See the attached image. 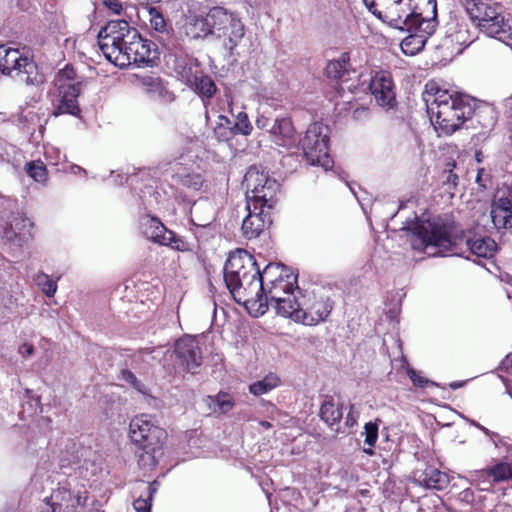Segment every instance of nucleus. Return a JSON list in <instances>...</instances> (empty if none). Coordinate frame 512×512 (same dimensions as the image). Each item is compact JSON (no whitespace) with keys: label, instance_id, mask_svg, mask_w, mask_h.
<instances>
[{"label":"nucleus","instance_id":"obj_7","mask_svg":"<svg viewBox=\"0 0 512 512\" xmlns=\"http://www.w3.org/2000/svg\"><path fill=\"white\" fill-rule=\"evenodd\" d=\"M447 226H404L415 250L437 255L452 250L455 242L448 235Z\"/></svg>","mask_w":512,"mask_h":512},{"label":"nucleus","instance_id":"obj_24","mask_svg":"<svg viewBox=\"0 0 512 512\" xmlns=\"http://www.w3.org/2000/svg\"><path fill=\"white\" fill-rule=\"evenodd\" d=\"M478 477H491L494 482L508 481L512 478V463L500 461L495 465L475 473Z\"/></svg>","mask_w":512,"mask_h":512},{"label":"nucleus","instance_id":"obj_4","mask_svg":"<svg viewBox=\"0 0 512 512\" xmlns=\"http://www.w3.org/2000/svg\"><path fill=\"white\" fill-rule=\"evenodd\" d=\"M243 184L246 187V209L247 216L242 224H248L249 219L255 218L262 224H272L271 209L276 202V195L280 184L271 178L268 172L260 171L258 167H250L245 176ZM249 224H254L253 221Z\"/></svg>","mask_w":512,"mask_h":512},{"label":"nucleus","instance_id":"obj_49","mask_svg":"<svg viewBox=\"0 0 512 512\" xmlns=\"http://www.w3.org/2000/svg\"><path fill=\"white\" fill-rule=\"evenodd\" d=\"M103 5L115 14H120L123 9L120 0H103Z\"/></svg>","mask_w":512,"mask_h":512},{"label":"nucleus","instance_id":"obj_44","mask_svg":"<svg viewBox=\"0 0 512 512\" xmlns=\"http://www.w3.org/2000/svg\"><path fill=\"white\" fill-rule=\"evenodd\" d=\"M242 235L248 240H256L264 232L259 226H240Z\"/></svg>","mask_w":512,"mask_h":512},{"label":"nucleus","instance_id":"obj_26","mask_svg":"<svg viewBox=\"0 0 512 512\" xmlns=\"http://www.w3.org/2000/svg\"><path fill=\"white\" fill-rule=\"evenodd\" d=\"M490 217L493 224H507L512 218V204L508 198H500L491 206Z\"/></svg>","mask_w":512,"mask_h":512},{"label":"nucleus","instance_id":"obj_60","mask_svg":"<svg viewBox=\"0 0 512 512\" xmlns=\"http://www.w3.org/2000/svg\"><path fill=\"white\" fill-rule=\"evenodd\" d=\"M260 426L264 429H269L271 427V424L268 421H261Z\"/></svg>","mask_w":512,"mask_h":512},{"label":"nucleus","instance_id":"obj_43","mask_svg":"<svg viewBox=\"0 0 512 512\" xmlns=\"http://www.w3.org/2000/svg\"><path fill=\"white\" fill-rule=\"evenodd\" d=\"M407 375L409 376V378L413 382V384L417 387L423 388L426 385L430 384V381L427 378L420 375V373L417 372L416 370H414L413 368H410V367L407 368ZM431 384H434V383L431 382Z\"/></svg>","mask_w":512,"mask_h":512},{"label":"nucleus","instance_id":"obj_52","mask_svg":"<svg viewBox=\"0 0 512 512\" xmlns=\"http://www.w3.org/2000/svg\"><path fill=\"white\" fill-rule=\"evenodd\" d=\"M458 176L452 172V169L449 170V175L447 177V183L451 184L453 187L457 185Z\"/></svg>","mask_w":512,"mask_h":512},{"label":"nucleus","instance_id":"obj_21","mask_svg":"<svg viewBox=\"0 0 512 512\" xmlns=\"http://www.w3.org/2000/svg\"><path fill=\"white\" fill-rule=\"evenodd\" d=\"M144 228L142 233L154 243L171 246L178 250L183 246V242L167 226H144Z\"/></svg>","mask_w":512,"mask_h":512},{"label":"nucleus","instance_id":"obj_5","mask_svg":"<svg viewBox=\"0 0 512 512\" xmlns=\"http://www.w3.org/2000/svg\"><path fill=\"white\" fill-rule=\"evenodd\" d=\"M128 435L138 450L139 463L143 467H154L158 456L162 454L166 431L156 423L153 416L140 414L131 419Z\"/></svg>","mask_w":512,"mask_h":512},{"label":"nucleus","instance_id":"obj_32","mask_svg":"<svg viewBox=\"0 0 512 512\" xmlns=\"http://www.w3.org/2000/svg\"><path fill=\"white\" fill-rule=\"evenodd\" d=\"M426 42L427 40L421 36L409 33V35L402 40L401 49L404 54L412 56L419 53L425 47Z\"/></svg>","mask_w":512,"mask_h":512},{"label":"nucleus","instance_id":"obj_51","mask_svg":"<svg viewBox=\"0 0 512 512\" xmlns=\"http://www.w3.org/2000/svg\"><path fill=\"white\" fill-rule=\"evenodd\" d=\"M232 122L233 121L231 119H229L227 116H224V115L218 116L217 123L220 125H223V127H227V129H229V130H230Z\"/></svg>","mask_w":512,"mask_h":512},{"label":"nucleus","instance_id":"obj_1","mask_svg":"<svg viewBox=\"0 0 512 512\" xmlns=\"http://www.w3.org/2000/svg\"><path fill=\"white\" fill-rule=\"evenodd\" d=\"M423 100L427 111L435 116L436 128L444 135H452L474 116L484 128L491 130L495 125L492 109L475 111L472 99L464 94H451L430 81L425 86Z\"/></svg>","mask_w":512,"mask_h":512},{"label":"nucleus","instance_id":"obj_59","mask_svg":"<svg viewBox=\"0 0 512 512\" xmlns=\"http://www.w3.org/2000/svg\"><path fill=\"white\" fill-rule=\"evenodd\" d=\"M475 160L478 163H481L483 161V153H482V151H480V150L476 151V153H475Z\"/></svg>","mask_w":512,"mask_h":512},{"label":"nucleus","instance_id":"obj_9","mask_svg":"<svg viewBox=\"0 0 512 512\" xmlns=\"http://www.w3.org/2000/svg\"><path fill=\"white\" fill-rule=\"evenodd\" d=\"M0 71L10 75L13 71L20 81L27 85L38 86L44 83V76L38 72L34 61L22 56L18 49H5L0 46Z\"/></svg>","mask_w":512,"mask_h":512},{"label":"nucleus","instance_id":"obj_53","mask_svg":"<svg viewBox=\"0 0 512 512\" xmlns=\"http://www.w3.org/2000/svg\"><path fill=\"white\" fill-rule=\"evenodd\" d=\"M502 367L506 370H509L511 369L512 370V356L511 355H508L505 360H503L502 362Z\"/></svg>","mask_w":512,"mask_h":512},{"label":"nucleus","instance_id":"obj_3","mask_svg":"<svg viewBox=\"0 0 512 512\" xmlns=\"http://www.w3.org/2000/svg\"><path fill=\"white\" fill-rule=\"evenodd\" d=\"M190 33L194 39H218L230 53L245 34L244 24L238 15L222 6H214L196 17L191 23Z\"/></svg>","mask_w":512,"mask_h":512},{"label":"nucleus","instance_id":"obj_8","mask_svg":"<svg viewBox=\"0 0 512 512\" xmlns=\"http://www.w3.org/2000/svg\"><path fill=\"white\" fill-rule=\"evenodd\" d=\"M328 132V126L315 122L308 127L301 142L306 161L312 166H321L325 171L333 166V160L329 155Z\"/></svg>","mask_w":512,"mask_h":512},{"label":"nucleus","instance_id":"obj_64","mask_svg":"<svg viewBox=\"0 0 512 512\" xmlns=\"http://www.w3.org/2000/svg\"><path fill=\"white\" fill-rule=\"evenodd\" d=\"M473 424L482 431V428H483L482 425H480L479 423H475V422H473Z\"/></svg>","mask_w":512,"mask_h":512},{"label":"nucleus","instance_id":"obj_35","mask_svg":"<svg viewBox=\"0 0 512 512\" xmlns=\"http://www.w3.org/2000/svg\"><path fill=\"white\" fill-rule=\"evenodd\" d=\"M150 26L151 28L160 34L169 36V27L164 16L156 9L151 8L150 11Z\"/></svg>","mask_w":512,"mask_h":512},{"label":"nucleus","instance_id":"obj_15","mask_svg":"<svg viewBox=\"0 0 512 512\" xmlns=\"http://www.w3.org/2000/svg\"><path fill=\"white\" fill-rule=\"evenodd\" d=\"M263 294H269L273 287L281 290H295L297 286V276L283 264L269 263L262 271Z\"/></svg>","mask_w":512,"mask_h":512},{"label":"nucleus","instance_id":"obj_42","mask_svg":"<svg viewBox=\"0 0 512 512\" xmlns=\"http://www.w3.org/2000/svg\"><path fill=\"white\" fill-rule=\"evenodd\" d=\"M214 136L219 142H228L233 139L232 130L227 129V127H223V125L216 124L214 128Z\"/></svg>","mask_w":512,"mask_h":512},{"label":"nucleus","instance_id":"obj_31","mask_svg":"<svg viewBox=\"0 0 512 512\" xmlns=\"http://www.w3.org/2000/svg\"><path fill=\"white\" fill-rule=\"evenodd\" d=\"M461 2L471 20L480 17L483 12L495 3L492 0H461Z\"/></svg>","mask_w":512,"mask_h":512},{"label":"nucleus","instance_id":"obj_17","mask_svg":"<svg viewBox=\"0 0 512 512\" xmlns=\"http://www.w3.org/2000/svg\"><path fill=\"white\" fill-rule=\"evenodd\" d=\"M173 354L176 358V365L189 373H196L202 364V353L194 337L185 336L178 339Z\"/></svg>","mask_w":512,"mask_h":512},{"label":"nucleus","instance_id":"obj_50","mask_svg":"<svg viewBox=\"0 0 512 512\" xmlns=\"http://www.w3.org/2000/svg\"><path fill=\"white\" fill-rule=\"evenodd\" d=\"M18 352L22 357L28 358L34 354V347L32 344L23 343L19 346Z\"/></svg>","mask_w":512,"mask_h":512},{"label":"nucleus","instance_id":"obj_27","mask_svg":"<svg viewBox=\"0 0 512 512\" xmlns=\"http://www.w3.org/2000/svg\"><path fill=\"white\" fill-rule=\"evenodd\" d=\"M277 314L283 317L291 318L296 322V314H301L303 302H299L294 294L283 298L281 301L273 304Z\"/></svg>","mask_w":512,"mask_h":512},{"label":"nucleus","instance_id":"obj_57","mask_svg":"<svg viewBox=\"0 0 512 512\" xmlns=\"http://www.w3.org/2000/svg\"><path fill=\"white\" fill-rule=\"evenodd\" d=\"M201 208V204L198 202H195L191 207V214L197 213Z\"/></svg>","mask_w":512,"mask_h":512},{"label":"nucleus","instance_id":"obj_14","mask_svg":"<svg viewBox=\"0 0 512 512\" xmlns=\"http://www.w3.org/2000/svg\"><path fill=\"white\" fill-rule=\"evenodd\" d=\"M367 9L382 22L395 27L403 13H409L412 0H363Z\"/></svg>","mask_w":512,"mask_h":512},{"label":"nucleus","instance_id":"obj_10","mask_svg":"<svg viewBox=\"0 0 512 512\" xmlns=\"http://www.w3.org/2000/svg\"><path fill=\"white\" fill-rule=\"evenodd\" d=\"M301 314H296V322L304 325H317L324 321L332 311L333 302L329 290L319 287L304 295Z\"/></svg>","mask_w":512,"mask_h":512},{"label":"nucleus","instance_id":"obj_20","mask_svg":"<svg viewBox=\"0 0 512 512\" xmlns=\"http://www.w3.org/2000/svg\"><path fill=\"white\" fill-rule=\"evenodd\" d=\"M269 134L272 141L281 147H288L295 142V129L289 118L275 119Z\"/></svg>","mask_w":512,"mask_h":512},{"label":"nucleus","instance_id":"obj_16","mask_svg":"<svg viewBox=\"0 0 512 512\" xmlns=\"http://www.w3.org/2000/svg\"><path fill=\"white\" fill-rule=\"evenodd\" d=\"M259 270L254 257L239 249L229 255L224 265V280L236 281L245 276L259 275Z\"/></svg>","mask_w":512,"mask_h":512},{"label":"nucleus","instance_id":"obj_55","mask_svg":"<svg viewBox=\"0 0 512 512\" xmlns=\"http://www.w3.org/2000/svg\"><path fill=\"white\" fill-rule=\"evenodd\" d=\"M425 222H427L426 224H436L435 222L431 223L429 220L427 221H418L417 218H415L414 221H410V220H407L404 222L405 225H408V224H425Z\"/></svg>","mask_w":512,"mask_h":512},{"label":"nucleus","instance_id":"obj_28","mask_svg":"<svg viewBox=\"0 0 512 512\" xmlns=\"http://www.w3.org/2000/svg\"><path fill=\"white\" fill-rule=\"evenodd\" d=\"M350 68V55L344 52L337 60L330 61L325 68V74L331 79H340L349 71Z\"/></svg>","mask_w":512,"mask_h":512},{"label":"nucleus","instance_id":"obj_56","mask_svg":"<svg viewBox=\"0 0 512 512\" xmlns=\"http://www.w3.org/2000/svg\"><path fill=\"white\" fill-rule=\"evenodd\" d=\"M483 172H484V169H483V168H480V169L478 170L477 177H476V182H477L479 185H481V186L485 187V185L481 184V181H482V173H483Z\"/></svg>","mask_w":512,"mask_h":512},{"label":"nucleus","instance_id":"obj_46","mask_svg":"<svg viewBox=\"0 0 512 512\" xmlns=\"http://www.w3.org/2000/svg\"><path fill=\"white\" fill-rule=\"evenodd\" d=\"M357 420L358 414L353 410V407H351L350 411L345 417L344 424L341 426L343 429H345L346 433H348V430L357 424Z\"/></svg>","mask_w":512,"mask_h":512},{"label":"nucleus","instance_id":"obj_23","mask_svg":"<svg viewBox=\"0 0 512 512\" xmlns=\"http://www.w3.org/2000/svg\"><path fill=\"white\" fill-rule=\"evenodd\" d=\"M419 482L426 488L443 490L448 486L450 480L446 473L434 467H428L421 475Z\"/></svg>","mask_w":512,"mask_h":512},{"label":"nucleus","instance_id":"obj_61","mask_svg":"<svg viewBox=\"0 0 512 512\" xmlns=\"http://www.w3.org/2000/svg\"><path fill=\"white\" fill-rule=\"evenodd\" d=\"M364 452L368 455H373L374 454V451L372 449V447L369 446V449H364Z\"/></svg>","mask_w":512,"mask_h":512},{"label":"nucleus","instance_id":"obj_30","mask_svg":"<svg viewBox=\"0 0 512 512\" xmlns=\"http://www.w3.org/2000/svg\"><path fill=\"white\" fill-rule=\"evenodd\" d=\"M294 294V290H277L273 287L272 291H269V294H263L260 300L259 307L257 309V315H263L267 309L268 305H273L279 301H281L283 298H286L287 296H291Z\"/></svg>","mask_w":512,"mask_h":512},{"label":"nucleus","instance_id":"obj_25","mask_svg":"<svg viewBox=\"0 0 512 512\" xmlns=\"http://www.w3.org/2000/svg\"><path fill=\"white\" fill-rule=\"evenodd\" d=\"M467 246L473 254L483 258L492 257L497 250L496 242L489 237L468 239Z\"/></svg>","mask_w":512,"mask_h":512},{"label":"nucleus","instance_id":"obj_38","mask_svg":"<svg viewBox=\"0 0 512 512\" xmlns=\"http://www.w3.org/2000/svg\"><path fill=\"white\" fill-rule=\"evenodd\" d=\"M236 127L238 128V133L243 136H249L253 131V126L249 120V117L246 112H239L235 116Z\"/></svg>","mask_w":512,"mask_h":512},{"label":"nucleus","instance_id":"obj_2","mask_svg":"<svg viewBox=\"0 0 512 512\" xmlns=\"http://www.w3.org/2000/svg\"><path fill=\"white\" fill-rule=\"evenodd\" d=\"M99 48L105 58L120 68L152 61L153 44L141 37L126 20H111L98 33Z\"/></svg>","mask_w":512,"mask_h":512},{"label":"nucleus","instance_id":"obj_34","mask_svg":"<svg viewBox=\"0 0 512 512\" xmlns=\"http://www.w3.org/2000/svg\"><path fill=\"white\" fill-rule=\"evenodd\" d=\"M174 178L182 186L191 188L193 190H199L203 184V178L198 173H187V174L177 173L174 176Z\"/></svg>","mask_w":512,"mask_h":512},{"label":"nucleus","instance_id":"obj_19","mask_svg":"<svg viewBox=\"0 0 512 512\" xmlns=\"http://www.w3.org/2000/svg\"><path fill=\"white\" fill-rule=\"evenodd\" d=\"M369 88L379 106L392 108L395 105L393 81L389 73L377 72L372 77Z\"/></svg>","mask_w":512,"mask_h":512},{"label":"nucleus","instance_id":"obj_39","mask_svg":"<svg viewBox=\"0 0 512 512\" xmlns=\"http://www.w3.org/2000/svg\"><path fill=\"white\" fill-rule=\"evenodd\" d=\"M213 401L218 411L223 414L228 413L234 407L233 397L227 393H219Z\"/></svg>","mask_w":512,"mask_h":512},{"label":"nucleus","instance_id":"obj_13","mask_svg":"<svg viewBox=\"0 0 512 512\" xmlns=\"http://www.w3.org/2000/svg\"><path fill=\"white\" fill-rule=\"evenodd\" d=\"M233 298L247 308L260 304L263 293L262 272L259 275H250L237 279L236 281L225 282Z\"/></svg>","mask_w":512,"mask_h":512},{"label":"nucleus","instance_id":"obj_54","mask_svg":"<svg viewBox=\"0 0 512 512\" xmlns=\"http://www.w3.org/2000/svg\"><path fill=\"white\" fill-rule=\"evenodd\" d=\"M466 383V381H456V382H452L450 383V388L453 389V390H456L458 388H461L462 386H464V384Z\"/></svg>","mask_w":512,"mask_h":512},{"label":"nucleus","instance_id":"obj_11","mask_svg":"<svg viewBox=\"0 0 512 512\" xmlns=\"http://www.w3.org/2000/svg\"><path fill=\"white\" fill-rule=\"evenodd\" d=\"M422 3L431 6L434 14L436 13V0H412L409 13H403L400 17L401 23L394 28L413 33L428 40L436 30L437 19L435 15L432 18L422 17L420 9Z\"/></svg>","mask_w":512,"mask_h":512},{"label":"nucleus","instance_id":"obj_63","mask_svg":"<svg viewBox=\"0 0 512 512\" xmlns=\"http://www.w3.org/2000/svg\"><path fill=\"white\" fill-rule=\"evenodd\" d=\"M152 221L157 222L159 225H162L163 223L160 222L156 217H152Z\"/></svg>","mask_w":512,"mask_h":512},{"label":"nucleus","instance_id":"obj_37","mask_svg":"<svg viewBox=\"0 0 512 512\" xmlns=\"http://www.w3.org/2000/svg\"><path fill=\"white\" fill-rule=\"evenodd\" d=\"M35 281L46 296L53 297L55 295L57 291V283L56 281L52 280L47 274H37Z\"/></svg>","mask_w":512,"mask_h":512},{"label":"nucleus","instance_id":"obj_22","mask_svg":"<svg viewBox=\"0 0 512 512\" xmlns=\"http://www.w3.org/2000/svg\"><path fill=\"white\" fill-rule=\"evenodd\" d=\"M320 417L335 433L346 434L340 424L343 417L342 404L335 403L333 399L325 400L320 408Z\"/></svg>","mask_w":512,"mask_h":512},{"label":"nucleus","instance_id":"obj_62","mask_svg":"<svg viewBox=\"0 0 512 512\" xmlns=\"http://www.w3.org/2000/svg\"><path fill=\"white\" fill-rule=\"evenodd\" d=\"M482 431H483L486 435H489V434H490V431H489L487 428H485V427H483V428H482Z\"/></svg>","mask_w":512,"mask_h":512},{"label":"nucleus","instance_id":"obj_12","mask_svg":"<svg viewBox=\"0 0 512 512\" xmlns=\"http://www.w3.org/2000/svg\"><path fill=\"white\" fill-rule=\"evenodd\" d=\"M477 23L479 30L488 37L498 39L507 43L512 39L511 26L503 15V7L499 3H494L480 17L472 20Z\"/></svg>","mask_w":512,"mask_h":512},{"label":"nucleus","instance_id":"obj_33","mask_svg":"<svg viewBox=\"0 0 512 512\" xmlns=\"http://www.w3.org/2000/svg\"><path fill=\"white\" fill-rule=\"evenodd\" d=\"M195 89L198 94L211 98L216 92V85L209 76L195 77Z\"/></svg>","mask_w":512,"mask_h":512},{"label":"nucleus","instance_id":"obj_45","mask_svg":"<svg viewBox=\"0 0 512 512\" xmlns=\"http://www.w3.org/2000/svg\"><path fill=\"white\" fill-rule=\"evenodd\" d=\"M121 378L124 381L131 383L139 392L145 393L144 385L137 380L136 376L131 371L123 370L121 372Z\"/></svg>","mask_w":512,"mask_h":512},{"label":"nucleus","instance_id":"obj_47","mask_svg":"<svg viewBox=\"0 0 512 512\" xmlns=\"http://www.w3.org/2000/svg\"><path fill=\"white\" fill-rule=\"evenodd\" d=\"M133 507L137 512H151V503L148 499H136L133 502Z\"/></svg>","mask_w":512,"mask_h":512},{"label":"nucleus","instance_id":"obj_58","mask_svg":"<svg viewBox=\"0 0 512 512\" xmlns=\"http://www.w3.org/2000/svg\"><path fill=\"white\" fill-rule=\"evenodd\" d=\"M230 130H232L233 138H234L236 135H240V134L238 133V128L236 127V122H235V120L232 122L231 127H230Z\"/></svg>","mask_w":512,"mask_h":512},{"label":"nucleus","instance_id":"obj_48","mask_svg":"<svg viewBox=\"0 0 512 512\" xmlns=\"http://www.w3.org/2000/svg\"><path fill=\"white\" fill-rule=\"evenodd\" d=\"M255 125L258 129L267 130L269 132V129L273 124L269 117L264 114H259L255 120Z\"/></svg>","mask_w":512,"mask_h":512},{"label":"nucleus","instance_id":"obj_36","mask_svg":"<svg viewBox=\"0 0 512 512\" xmlns=\"http://www.w3.org/2000/svg\"><path fill=\"white\" fill-rule=\"evenodd\" d=\"M25 171L29 177L37 182H44L47 179V169L45 165L40 161L27 162L25 164Z\"/></svg>","mask_w":512,"mask_h":512},{"label":"nucleus","instance_id":"obj_18","mask_svg":"<svg viewBox=\"0 0 512 512\" xmlns=\"http://www.w3.org/2000/svg\"><path fill=\"white\" fill-rule=\"evenodd\" d=\"M85 499L80 491L74 492L62 486L56 489L50 498L46 499V510L41 512H75L78 506L84 504Z\"/></svg>","mask_w":512,"mask_h":512},{"label":"nucleus","instance_id":"obj_6","mask_svg":"<svg viewBox=\"0 0 512 512\" xmlns=\"http://www.w3.org/2000/svg\"><path fill=\"white\" fill-rule=\"evenodd\" d=\"M76 72L72 66L66 65L59 70L54 79V89L51 91L53 106L52 115L80 113L77 98L81 91V82L76 80Z\"/></svg>","mask_w":512,"mask_h":512},{"label":"nucleus","instance_id":"obj_29","mask_svg":"<svg viewBox=\"0 0 512 512\" xmlns=\"http://www.w3.org/2000/svg\"><path fill=\"white\" fill-rule=\"evenodd\" d=\"M281 383L280 377L275 373L267 374L263 379L252 383L249 391L255 396H261L277 388Z\"/></svg>","mask_w":512,"mask_h":512},{"label":"nucleus","instance_id":"obj_40","mask_svg":"<svg viewBox=\"0 0 512 512\" xmlns=\"http://www.w3.org/2000/svg\"><path fill=\"white\" fill-rule=\"evenodd\" d=\"M0 228V233L3 234V240L15 244L17 246L22 245V238L19 236V233L14 229V226H0Z\"/></svg>","mask_w":512,"mask_h":512},{"label":"nucleus","instance_id":"obj_41","mask_svg":"<svg viewBox=\"0 0 512 512\" xmlns=\"http://www.w3.org/2000/svg\"><path fill=\"white\" fill-rule=\"evenodd\" d=\"M365 444L374 447L378 439V425L368 422L364 426Z\"/></svg>","mask_w":512,"mask_h":512}]
</instances>
